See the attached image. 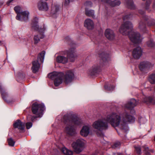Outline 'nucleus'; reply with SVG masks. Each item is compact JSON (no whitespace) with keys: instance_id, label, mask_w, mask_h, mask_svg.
I'll use <instances>...</instances> for the list:
<instances>
[{"instance_id":"58836bf2","label":"nucleus","mask_w":155,"mask_h":155,"mask_svg":"<svg viewBox=\"0 0 155 155\" xmlns=\"http://www.w3.org/2000/svg\"><path fill=\"white\" fill-rule=\"evenodd\" d=\"M73 0H65L64 5H68L70 2H73Z\"/></svg>"},{"instance_id":"dca6fc26","label":"nucleus","mask_w":155,"mask_h":155,"mask_svg":"<svg viewBox=\"0 0 155 155\" xmlns=\"http://www.w3.org/2000/svg\"><path fill=\"white\" fill-rule=\"evenodd\" d=\"M84 26L88 30H92L94 28V24L93 21L89 18L86 19L84 22Z\"/></svg>"},{"instance_id":"c03bdc74","label":"nucleus","mask_w":155,"mask_h":155,"mask_svg":"<svg viewBox=\"0 0 155 155\" xmlns=\"http://www.w3.org/2000/svg\"><path fill=\"white\" fill-rule=\"evenodd\" d=\"M104 87L105 89H107L108 90H109V91H110L111 90V89H110L109 88H107L106 87V86H105Z\"/></svg>"},{"instance_id":"393cba45","label":"nucleus","mask_w":155,"mask_h":155,"mask_svg":"<svg viewBox=\"0 0 155 155\" xmlns=\"http://www.w3.org/2000/svg\"><path fill=\"white\" fill-rule=\"evenodd\" d=\"M138 28L141 32H145L146 31V29L145 24L142 21L140 22Z\"/></svg>"},{"instance_id":"4c0bfd02","label":"nucleus","mask_w":155,"mask_h":155,"mask_svg":"<svg viewBox=\"0 0 155 155\" xmlns=\"http://www.w3.org/2000/svg\"><path fill=\"white\" fill-rule=\"evenodd\" d=\"M120 145V143L119 142H117L115 143L113 146H112L113 148H115L116 147H117L119 146Z\"/></svg>"},{"instance_id":"423d86ee","label":"nucleus","mask_w":155,"mask_h":155,"mask_svg":"<svg viewBox=\"0 0 155 155\" xmlns=\"http://www.w3.org/2000/svg\"><path fill=\"white\" fill-rule=\"evenodd\" d=\"M31 28L32 29L38 30L40 32H41L39 35H35L34 37V43L35 44H37L40 41V39L43 38L44 37L43 32L45 30V28L43 27L42 28H39L38 25V21H32L31 24Z\"/></svg>"},{"instance_id":"9d476101","label":"nucleus","mask_w":155,"mask_h":155,"mask_svg":"<svg viewBox=\"0 0 155 155\" xmlns=\"http://www.w3.org/2000/svg\"><path fill=\"white\" fill-rule=\"evenodd\" d=\"M75 49L74 48H72L69 49L68 50H66L63 51L61 52L62 54L67 55V57L70 60L71 62H73L75 58L76 57V55L75 54Z\"/></svg>"},{"instance_id":"f03ea898","label":"nucleus","mask_w":155,"mask_h":155,"mask_svg":"<svg viewBox=\"0 0 155 155\" xmlns=\"http://www.w3.org/2000/svg\"><path fill=\"white\" fill-rule=\"evenodd\" d=\"M48 76L49 78L54 80V85L58 86L62 83L63 81L66 84L71 82L74 75L73 71L68 70L64 73L54 72L49 74Z\"/></svg>"},{"instance_id":"b1692460","label":"nucleus","mask_w":155,"mask_h":155,"mask_svg":"<svg viewBox=\"0 0 155 155\" xmlns=\"http://www.w3.org/2000/svg\"><path fill=\"white\" fill-rule=\"evenodd\" d=\"M62 152L64 154L67 155H72L73 152L71 150L67 149L65 147H64L61 149Z\"/></svg>"},{"instance_id":"39448f33","label":"nucleus","mask_w":155,"mask_h":155,"mask_svg":"<svg viewBox=\"0 0 155 155\" xmlns=\"http://www.w3.org/2000/svg\"><path fill=\"white\" fill-rule=\"evenodd\" d=\"M45 110V106L43 104L37 103L33 104L31 109L32 111L33 114L36 116H32L31 118V121L33 122L36 118L42 117L43 114V112Z\"/></svg>"},{"instance_id":"6e6552de","label":"nucleus","mask_w":155,"mask_h":155,"mask_svg":"<svg viewBox=\"0 0 155 155\" xmlns=\"http://www.w3.org/2000/svg\"><path fill=\"white\" fill-rule=\"evenodd\" d=\"M14 9L17 13L16 19L20 21H25L28 18L29 12L27 11L21 12V8L17 6L15 7Z\"/></svg>"},{"instance_id":"e433bc0d","label":"nucleus","mask_w":155,"mask_h":155,"mask_svg":"<svg viewBox=\"0 0 155 155\" xmlns=\"http://www.w3.org/2000/svg\"><path fill=\"white\" fill-rule=\"evenodd\" d=\"M150 2L149 0H147V1L146 3V7L145 8L146 9H148L149 8V7L150 4Z\"/></svg>"},{"instance_id":"de8ad7c7","label":"nucleus","mask_w":155,"mask_h":155,"mask_svg":"<svg viewBox=\"0 0 155 155\" xmlns=\"http://www.w3.org/2000/svg\"><path fill=\"white\" fill-rule=\"evenodd\" d=\"M2 44V41H0V45Z\"/></svg>"},{"instance_id":"412c9836","label":"nucleus","mask_w":155,"mask_h":155,"mask_svg":"<svg viewBox=\"0 0 155 155\" xmlns=\"http://www.w3.org/2000/svg\"><path fill=\"white\" fill-rule=\"evenodd\" d=\"M102 2H105L109 4L112 6H115L119 5L120 4V2L119 1L115 0L114 1H111V0H102Z\"/></svg>"},{"instance_id":"7ed1b4c3","label":"nucleus","mask_w":155,"mask_h":155,"mask_svg":"<svg viewBox=\"0 0 155 155\" xmlns=\"http://www.w3.org/2000/svg\"><path fill=\"white\" fill-rule=\"evenodd\" d=\"M63 119L64 123L67 124L65 129L66 132L71 135L75 134L76 133L75 125H81V120L76 115L71 114L64 115Z\"/></svg>"},{"instance_id":"4468645a","label":"nucleus","mask_w":155,"mask_h":155,"mask_svg":"<svg viewBox=\"0 0 155 155\" xmlns=\"http://www.w3.org/2000/svg\"><path fill=\"white\" fill-rule=\"evenodd\" d=\"M137 104V102L134 99H131L126 104L124 107L129 110L132 109Z\"/></svg>"},{"instance_id":"0eeeda50","label":"nucleus","mask_w":155,"mask_h":155,"mask_svg":"<svg viewBox=\"0 0 155 155\" xmlns=\"http://www.w3.org/2000/svg\"><path fill=\"white\" fill-rule=\"evenodd\" d=\"M45 54V52L44 51H42L38 54V60L32 61V65L31 68L33 73H36L38 71L40 67V64L38 61H40L41 62H43Z\"/></svg>"},{"instance_id":"bb28decb","label":"nucleus","mask_w":155,"mask_h":155,"mask_svg":"<svg viewBox=\"0 0 155 155\" xmlns=\"http://www.w3.org/2000/svg\"><path fill=\"white\" fill-rule=\"evenodd\" d=\"M85 13L86 15L89 17H93L94 15V11L93 10L86 9L85 10Z\"/></svg>"},{"instance_id":"7c9ffc66","label":"nucleus","mask_w":155,"mask_h":155,"mask_svg":"<svg viewBox=\"0 0 155 155\" xmlns=\"http://www.w3.org/2000/svg\"><path fill=\"white\" fill-rule=\"evenodd\" d=\"M8 141L9 146L12 147L14 145L15 142L12 138L8 139Z\"/></svg>"},{"instance_id":"4be33fe9","label":"nucleus","mask_w":155,"mask_h":155,"mask_svg":"<svg viewBox=\"0 0 155 155\" xmlns=\"http://www.w3.org/2000/svg\"><path fill=\"white\" fill-rule=\"evenodd\" d=\"M0 90L2 98L7 102H9V101L8 100V94L5 92V89L2 88L1 85H0Z\"/></svg>"},{"instance_id":"f257e3e1","label":"nucleus","mask_w":155,"mask_h":155,"mask_svg":"<svg viewBox=\"0 0 155 155\" xmlns=\"http://www.w3.org/2000/svg\"><path fill=\"white\" fill-rule=\"evenodd\" d=\"M135 118L126 113L123 114L121 118L120 115L116 113L113 112L107 115L106 118L98 119L94 122L92 126L94 128L101 131L108 128L107 122L114 127H118L124 131L128 130L126 123L134 122Z\"/></svg>"},{"instance_id":"72a5a7b5","label":"nucleus","mask_w":155,"mask_h":155,"mask_svg":"<svg viewBox=\"0 0 155 155\" xmlns=\"http://www.w3.org/2000/svg\"><path fill=\"white\" fill-rule=\"evenodd\" d=\"M138 121L140 124H144L147 122V120L145 118L140 117L139 118Z\"/></svg>"},{"instance_id":"8fccbe9b","label":"nucleus","mask_w":155,"mask_h":155,"mask_svg":"<svg viewBox=\"0 0 155 155\" xmlns=\"http://www.w3.org/2000/svg\"><path fill=\"white\" fill-rule=\"evenodd\" d=\"M114 87L113 86L112 87V89H114Z\"/></svg>"},{"instance_id":"c9c22d12","label":"nucleus","mask_w":155,"mask_h":155,"mask_svg":"<svg viewBox=\"0 0 155 155\" xmlns=\"http://www.w3.org/2000/svg\"><path fill=\"white\" fill-rule=\"evenodd\" d=\"M32 126V123L31 122H28L26 123V127L27 129H30Z\"/></svg>"},{"instance_id":"79ce46f5","label":"nucleus","mask_w":155,"mask_h":155,"mask_svg":"<svg viewBox=\"0 0 155 155\" xmlns=\"http://www.w3.org/2000/svg\"><path fill=\"white\" fill-rule=\"evenodd\" d=\"M14 0H10L8 1L7 2V4L8 5H9Z\"/></svg>"},{"instance_id":"aec40b11","label":"nucleus","mask_w":155,"mask_h":155,"mask_svg":"<svg viewBox=\"0 0 155 155\" xmlns=\"http://www.w3.org/2000/svg\"><path fill=\"white\" fill-rule=\"evenodd\" d=\"M56 61L57 62L59 63L65 64L68 62V59L67 57L64 56L60 55L57 57Z\"/></svg>"},{"instance_id":"f3484780","label":"nucleus","mask_w":155,"mask_h":155,"mask_svg":"<svg viewBox=\"0 0 155 155\" xmlns=\"http://www.w3.org/2000/svg\"><path fill=\"white\" fill-rule=\"evenodd\" d=\"M105 35L108 39L110 40H113L115 38V35L113 31L109 29H107L105 30Z\"/></svg>"},{"instance_id":"a18cd8bd","label":"nucleus","mask_w":155,"mask_h":155,"mask_svg":"<svg viewBox=\"0 0 155 155\" xmlns=\"http://www.w3.org/2000/svg\"><path fill=\"white\" fill-rule=\"evenodd\" d=\"M153 8H155V2H154L153 5Z\"/></svg>"},{"instance_id":"ddd939ff","label":"nucleus","mask_w":155,"mask_h":155,"mask_svg":"<svg viewBox=\"0 0 155 155\" xmlns=\"http://www.w3.org/2000/svg\"><path fill=\"white\" fill-rule=\"evenodd\" d=\"M38 7L39 10L41 11H46L49 8L47 3L42 0L39 1Z\"/></svg>"},{"instance_id":"37998d69","label":"nucleus","mask_w":155,"mask_h":155,"mask_svg":"<svg viewBox=\"0 0 155 155\" xmlns=\"http://www.w3.org/2000/svg\"><path fill=\"white\" fill-rule=\"evenodd\" d=\"M139 13L140 14H144V12L142 11V10H140L139 11Z\"/></svg>"},{"instance_id":"1a4fd4ad","label":"nucleus","mask_w":155,"mask_h":155,"mask_svg":"<svg viewBox=\"0 0 155 155\" xmlns=\"http://www.w3.org/2000/svg\"><path fill=\"white\" fill-rule=\"evenodd\" d=\"M84 141L83 139H80L72 143V147L75 152L79 153L83 150L84 145Z\"/></svg>"},{"instance_id":"a19ab883","label":"nucleus","mask_w":155,"mask_h":155,"mask_svg":"<svg viewBox=\"0 0 155 155\" xmlns=\"http://www.w3.org/2000/svg\"><path fill=\"white\" fill-rule=\"evenodd\" d=\"M109 59V58H107L105 57H103L102 58L103 61H104V62H105L106 61L108 60Z\"/></svg>"},{"instance_id":"9b49d317","label":"nucleus","mask_w":155,"mask_h":155,"mask_svg":"<svg viewBox=\"0 0 155 155\" xmlns=\"http://www.w3.org/2000/svg\"><path fill=\"white\" fill-rule=\"evenodd\" d=\"M91 128V126L89 125L84 126L80 131V134L83 137L87 136L90 132Z\"/></svg>"},{"instance_id":"c85d7f7f","label":"nucleus","mask_w":155,"mask_h":155,"mask_svg":"<svg viewBox=\"0 0 155 155\" xmlns=\"http://www.w3.org/2000/svg\"><path fill=\"white\" fill-rule=\"evenodd\" d=\"M128 7L130 9H134V5L132 0H129L128 2L127 3Z\"/></svg>"},{"instance_id":"a211bd4d","label":"nucleus","mask_w":155,"mask_h":155,"mask_svg":"<svg viewBox=\"0 0 155 155\" xmlns=\"http://www.w3.org/2000/svg\"><path fill=\"white\" fill-rule=\"evenodd\" d=\"M102 66L103 65L100 64H97L94 65L93 66L91 71V74H94L95 73L100 71Z\"/></svg>"},{"instance_id":"20e7f679","label":"nucleus","mask_w":155,"mask_h":155,"mask_svg":"<svg viewBox=\"0 0 155 155\" xmlns=\"http://www.w3.org/2000/svg\"><path fill=\"white\" fill-rule=\"evenodd\" d=\"M133 28L132 23L127 21L122 25L119 29L120 32L123 35H128L130 40L134 43H138L141 41L143 38L140 36V34L138 32L131 31Z\"/></svg>"},{"instance_id":"5701e85b","label":"nucleus","mask_w":155,"mask_h":155,"mask_svg":"<svg viewBox=\"0 0 155 155\" xmlns=\"http://www.w3.org/2000/svg\"><path fill=\"white\" fill-rule=\"evenodd\" d=\"M59 10V6L58 5H52V6L51 13L52 15L56 14Z\"/></svg>"},{"instance_id":"2f4dec72","label":"nucleus","mask_w":155,"mask_h":155,"mask_svg":"<svg viewBox=\"0 0 155 155\" xmlns=\"http://www.w3.org/2000/svg\"><path fill=\"white\" fill-rule=\"evenodd\" d=\"M145 153V155H150V152H153V150H149V148L148 147H146L144 149Z\"/></svg>"},{"instance_id":"473e14b6","label":"nucleus","mask_w":155,"mask_h":155,"mask_svg":"<svg viewBox=\"0 0 155 155\" xmlns=\"http://www.w3.org/2000/svg\"><path fill=\"white\" fill-rule=\"evenodd\" d=\"M135 151L138 154H141V149L140 146L135 147Z\"/></svg>"},{"instance_id":"ea45409f","label":"nucleus","mask_w":155,"mask_h":155,"mask_svg":"<svg viewBox=\"0 0 155 155\" xmlns=\"http://www.w3.org/2000/svg\"><path fill=\"white\" fill-rule=\"evenodd\" d=\"M85 4L86 5L91 6L92 3L91 2L87 1L86 2Z\"/></svg>"},{"instance_id":"c756f323","label":"nucleus","mask_w":155,"mask_h":155,"mask_svg":"<svg viewBox=\"0 0 155 155\" xmlns=\"http://www.w3.org/2000/svg\"><path fill=\"white\" fill-rule=\"evenodd\" d=\"M152 99L150 97H146L144 99L143 101L144 102L148 104L152 102Z\"/></svg>"},{"instance_id":"2eb2a0df","label":"nucleus","mask_w":155,"mask_h":155,"mask_svg":"<svg viewBox=\"0 0 155 155\" xmlns=\"http://www.w3.org/2000/svg\"><path fill=\"white\" fill-rule=\"evenodd\" d=\"M142 54V51L141 48L138 47L134 48L132 52L133 56L135 58H139Z\"/></svg>"},{"instance_id":"49530a36","label":"nucleus","mask_w":155,"mask_h":155,"mask_svg":"<svg viewBox=\"0 0 155 155\" xmlns=\"http://www.w3.org/2000/svg\"><path fill=\"white\" fill-rule=\"evenodd\" d=\"M118 155H123L121 153H118Z\"/></svg>"},{"instance_id":"f704fd0d","label":"nucleus","mask_w":155,"mask_h":155,"mask_svg":"<svg viewBox=\"0 0 155 155\" xmlns=\"http://www.w3.org/2000/svg\"><path fill=\"white\" fill-rule=\"evenodd\" d=\"M132 17V15L131 14H129L124 16L123 17V20L124 21H126L127 20H128L131 18Z\"/></svg>"},{"instance_id":"cd10ccee","label":"nucleus","mask_w":155,"mask_h":155,"mask_svg":"<svg viewBox=\"0 0 155 155\" xmlns=\"http://www.w3.org/2000/svg\"><path fill=\"white\" fill-rule=\"evenodd\" d=\"M150 82L152 84L155 83V74H152L150 75L149 79Z\"/></svg>"},{"instance_id":"09e8293b","label":"nucleus","mask_w":155,"mask_h":155,"mask_svg":"<svg viewBox=\"0 0 155 155\" xmlns=\"http://www.w3.org/2000/svg\"><path fill=\"white\" fill-rule=\"evenodd\" d=\"M144 20H146V21L147 20V19H146L145 18H144Z\"/></svg>"},{"instance_id":"6ab92c4d","label":"nucleus","mask_w":155,"mask_h":155,"mask_svg":"<svg viewBox=\"0 0 155 155\" xmlns=\"http://www.w3.org/2000/svg\"><path fill=\"white\" fill-rule=\"evenodd\" d=\"M25 124L21 122L20 120H17L14 124V127L18 128L20 130H23L25 128Z\"/></svg>"},{"instance_id":"a878e982","label":"nucleus","mask_w":155,"mask_h":155,"mask_svg":"<svg viewBox=\"0 0 155 155\" xmlns=\"http://www.w3.org/2000/svg\"><path fill=\"white\" fill-rule=\"evenodd\" d=\"M146 46L149 48H152L155 46V44L152 39H150L146 42Z\"/></svg>"},{"instance_id":"f8f14e48","label":"nucleus","mask_w":155,"mask_h":155,"mask_svg":"<svg viewBox=\"0 0 155 155\" xmlns=\"http://www.w3.org/2000/svg\"><path fill=\"white\" fill-rule=\"evenodd\" d=\"M153 66V64L150 62L144 61L140 63L139 68L141 71H143L144 70H148Z\"/></svg>"},{"instance_id":"3c124183","label":"nucleus","mask_w":155,"mask_h":155,"mask_svg":"<svg viewBox=\"0 0 155 155\" xmlns=\"http://www.w3.org/2000/svg\"><path fill=\"white\" fill-rule=\"evenodd\" d=\"M154 141H155V136L154 137Z\"/></svg>"}]
</instances>
